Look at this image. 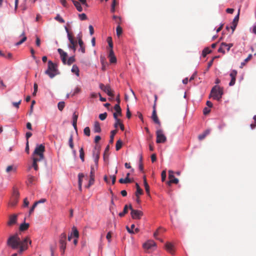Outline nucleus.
<instances>
[{"label":"nucleus","instance_id":"obj_1","mask_svg":"<svg viewBox=\"0 0 256 256\" xmlns=\"http://www.w3.org/2000/svg\"><path fill=\"white\" fill-rule=\"evenodd\" d=\"M28 243L31 244L32 241L29 238L26 237L21 240L18 234L10 236L7 241V244L13 249L19 248L18 252L22 253L28 249Z\"/></svg>","mask_w":256,"mask_h":256},{"label":"nucleus","instance_id":"obj_2","mask_svg":"<svg viewBox=\"0 0 256 256\" xmlns=\"http://www.w3.org/2000/svg\"><path fill=\"white\" fill-rule=\"evenodd\" d=\"M44 73L48 75L50 78H54L55 76L58 74L60 72L58 68V66L51 60H48V68Z\"/></svg>","mask_w":256,"mask_h":256},{"label":"nucleus","instance_id":"obj_3","mask_svg":"<svg viewBox=\"0 0 256 256\" xmlns=\"http://www.w3.org/2000/svg\"><path fill=\"white\" fill-rule=\"evenodd\" d=\"M222 94V88L219 86H215L212 89L209 98L212 97L214 99L220 100Z\"/></svg>","mask_w":256,"mask_h":256},{"label":"nucleus","instance_id":"obj_4","mask_svg":"<svg viewBox=\"0 0 256 256\" xmlns=\"http://www.w3.org/2000/svg\"><path fill=\"white\" fill-rule=\"evenodd\" d=\"M45 150L44 146L41 144L38 145L32 154L34 157H38V159L42 160L44 158V152Z\"/></svg>","mask_w":256,"mask_h":256},{"label":"nucleus","instance_id":"obj_5","mask_svg":"<svg viewBox=\"0 0 256 256\" xmlns=\"http://www.w3.org/2000/svg\"><path fill=\"white\" fill-rule=\"evenodd\" d=\"M66 235L65 232L62 233L60 236L59 243L60 248L62 254H64L66 248Z\"/></svg>","mask_w":256,"mask_h":256},{"label":"nucleus","instance_id":"obj_6","mask_svg":"<svg viewBox=\"0 0 256 256\" xmlns=\"http://www.w3.org/2000/svg\"><path fill=\"white\" fill-rule=\"evenodd\" d=\"M66 30L68 32V39L70 42V44L68 45V48L70 49L73 50L74 52H75L76 50V47L77 46V42L74 40L72 36L69 33L68 28L66 27Z\"/></svg>","mask_w":256,"mask_h":256},{"label":"nucleus","instance_id":"obj_7","mask_svg":"<svg viewBox=\"0 0 256 256\" xmlns=\"http://www.w3.org/2000/svg\"><path fill=\"white\" fill-rule=\"evenodd\" d=\"M129 208L131 210L130 214L133 219L139 220L143 216V212L142 211L134 210L131 204L129 206Z\"/></svg>","mask_w":256,"mask_h":256},{"label":"nucleus","instance_id":"obj_8","mask_svg":"<svg viewBox=\"0 0 256 256\" xmlns=\"http://www.w3.org/2000/svg\"><path fill=\"white\" fill-rule=\"evenodd\" d=\"M157 143H164L166 140V138L163 133L162 130H158L156 132Z\"/></svg>","mask_w":256,"mask_h":256},{"label":"nucleus","instance_id":"obj_9","mask_svg":"<svg viewBox=\"0 0 256 256\" xmlns=\"http://www.w3.org/2000/svg\"><path fill=\"white\" fill-rule=\"evenodd\" d=\"M156 243L152 240H148L143 244L144 248L148 252L150 250L156 247Z\"/></svg>","mask_w":256,"mask_h":256},{"label":"nucleus","instance_id":"obj_10","mask_svg":"<svg viewBox=\"0 0 256 256\" xmlns=\"http://www.w3.org/2000/svg\"><path fill=\"white\" fill-rule=\"evenodd\" d=\"M100 88L104 92L106 93L108 96L112 97H113L114 96L113 91L112 90L109 85L105 86L102 84H100Z\"/></svg>","mask_w":256,"mask_h":256},{"label":"nucleus","instance_id":"obj_11","mask_svg":"<svg viewBox=\"0 0 256 256\" xmlns=\"http://www.w3.org/2000/svg\"><path fill=\"white\" fill-rule=\"evenodd\" d=\"M233 46L232 44H227L225 42H222L220 44V46L218 50L219 52H222L223 54H225V50L226 49L228 52L231 47Z\"/></svg>","mask_w":256,"mask_h":256},{"label":"nucleus","instance_id":"obj_12","mask_svg":"<svg viewBox=\"0 0 256 256\" xmlns=\"http://www.w3.org/2000/svg\"><path fill=\"white\" fill-rule=\"evenodd\" d=\"M168 178L169 181L168 182V183L169 185H170V184L172 183L177 184L178 182V178H174V172L171 170L168 171Z\"/></svg>","mask_w":256,"mask_h":256},{"label":"nucleus","instance_id":"obj_13","mask_svg":"<svg viewBox=\"0 0 256 256\" xmlns=\"http://www.w3.org/2000/svg\"><path fill=\"white\" fill-rule=\"evenodd\" d=\"M152 118L154 123H156L158 124H159V125L160 124V122L158 120V118L157 116V114H156V104H154V106H153V110H152Z\"/></svg>","mask_w":256,"mask_h":256},{"label":"nucleus","instance_id":"obj_14","mask_svg":"<svg viewBox=\"0 0 256 256\" xmlns=\"http://www.w3.org/2000/svg\"><path fill=\"white\" fill-rule=\"evenodd\" d=\"M18 219V215L14 214L10 216L7 222V224L8 226H12L16 223Z\"/></svg>","mask_w":256,"mask_h":256},{"label":"nucleus","instance_id":"obj_15","mask_svg":"<svg viewBox=\"0 0 256 256\" xmlns=\"http://www.w3.org/2000/svg\"><path fill=\"white\" fill-rule=\"evenodd\" d=\"M237 75V71L236 70H232L230 74L231 78V80L229 83L230 86H232L235 84L236 76Z\"/></svg>","mask_w":256,"mask_h":256},{"label":"nucleus","instance_id":"obj_16","mask_svg":"<svg viewBox=\"0 0 256 256\" xmlns=\"http://www.w3.org/2000/svg\"><path fill=\"white\" fill-rule=\"evenodd\" d=\"M58 52L60 56L61 60L64 64H66V58L68 54L66 52H64L62 49L58 48Z\"/></svg>","mask_w":256,"mask_h":256},{"label":"nucleus","instance_id":"obj_17","mask_svg":"<svg viewBox=\"0 0 256 256\" xmlns=\"http://www.w3.org/2000/svg\"><path fill=\"white\" fill-rule=\"evenodd\" d=\"M93 158L94 159V165H96V168H98V160L100 158V152L98 150L95 149L93 152Z\"/></svg>","mask_w":256,"mask_h":256},{"label":"nucleus","instance_id":"obj_18","mask_svg":"<svg viewBox=\"0 0 256 256\" xmlns=\"http://www.w3.org/2000/svg\"><path fill=\"white\" fill-rule=\"evenodd\" d=\"M165 248L171 254H173L174 253V246L172 243L167 242L165 244Z\"/></svg>","mask_w":256,"mask_h":256},{"label":"nucleus","instance_id":"obj_19","mask_svg":"<svg viewBox=\"0 0 256 256\" xmlns=\"http://www.w3.org/2000/svg\"><path fill=\"white\" fill-rule=\"evenodd\" d=\"M108 58H110V63L112 64L116 63V58L114 54V52L112 49H110V50Z\"/></svg>","mask_w":256,"mask_h":256},{"label":"nucleus","instance_id":"obj_20","mask_svg":"<svg viewBox=\"0 0 256 256\" xmlns=\"http://www.w3.org/2000/svg\"><path fill=\"white\" fill-rule=\"evenodd\" d=\"M78 43L80 46L79 51H80L82 54L85 53L86 48L84 42L81 38H79L78 40Z\"/></svg>","mask_w":256,"mask_h":256},{"label":"nucleus","instance_id":"obj_21","mask_svg":"<svg viewBox=\"0 0 256 256\" xmlns=\"http://www.w3.org/2000/svg\"><path fill=\"white\" fill-rule=\"evenodd\" d=\"M72 2H73L74 4V6H76V10L78 12H80L82 11L83 9L81 6V4H82L80 2V1L79 2L78 1L73 0Z\"/></svg>","mask_w":256,"mask_h":256},{"label":"nucleus","instance_id":"obj_22","mask_svg":"<svg viewBox=\"0 0 256 256\" xmlns=\"http://www.w3.org/2000/svg\"><path fill=\"white\" fill-rule=\"evenodd\" d=\"M42 160L38 159V157L33 158L32 166L36 170H38V169L37 162L40 161Z\"/></svg>","mask_w":256,"mask_h":256},{"label":"nucleus","instance_id":"obj_23","mask_svg":"<svg viewBox=\"0 0 256 256\" xmlns=\"http://www.w3.org/2000/svg\"><path fill=\"white\" fill-rule=\"evenodd\" d=\"M113 116H114V118L116 120V122L114 124V126L116 128H117L118 127V126H119L120 125V124H122V122H120V119L118 118V114L116 113H114Z\"/></svg>","mask_w":256,"mask_h":256},{"label":"nucleus","instance_id":"obj_24","mask_svg":"<svg viewBox=\"0 0 256 256\" xmlns=\"http://www.w3.org/2000/svg\"><path fill=\"white\" fill-rule=\"evenodd\" d=\"M78 118V114H76V112H74L72 116V126L74 127V129L76 130V122Z\"/></svg>","mask_w":256,"mask_h":256},{"label":"nucleus","instance_id":"obj_25","mask_svg":"<svg viewBox=\"0 0 256 256\" xmlns=\"http://www.w3.org/2000/svg\"><path fill=\"white\" fill-rule=\"evenodd\" d=\"M94 132L99 133L101 132L100 124L98 122H94Z\"/></svg>","mask_w":256,"mask_h":256},{"label":"nucleus","instance_id":"obj_26","mask_svg":"<svg viewBox=\"0 0 256 256\" xmlns=\"http://www.w3.org/2000/svg\"><path fill=\"white\" fill-rule=\"evenodd\" d=\"M84 176L83 174L82 173H80L78 174V187H79V189L80 190H82V178H84Z\"/></svg>","mask_w":256,"mask_h":256},{"label":"nucleus","instance_id":"obj_27","mask_svg":"<svg viewBox=\"0 0 256 256\" xmlns=\"http://www.w3.org/2000/svg\"><path fill=\"white\" fill-rule=\"evenodd\" d=\"M114 109L116 111L115 113H116L118 116H122V109L119 104H116L114 106Z\"/></svg>","mask_w":256,"mask_h":256},{"label":"nucleus","instance_id":"obj_28","mask_svg":"<svg viewBox=\"0 0 256 256\" xmlns=\"http://www.w3.org/2000/svg\"><path fill=\"white\" fill-rule=\"evenodd\" d=\"M21 36H22V39L20 41L17 42L16 44V46H19V45L22 44L24 42H25L27 38H26V36H25V33L24 32H22Z\"/></svg>","mask_w":256,"mask_h":256},{"label":"nucleus","instance_id":"obj_29","mask_svg":"<svg viewBox=\"0 0 256 256\" xmlns=\"http://www.w3.org/2000/svg\"><path fill=\"white\" fill-rule=\"evenodd\" d=\"M21 36H22V39L20 41L17 42L16 44V46H19V45L22 44L24 42H25L27 38H26V36H25V33L24 32H22Z\"/></svg>","mask_w":256,"mask_h":256},{"label":"nucleus","instance_id":"obj_30","mask_svg":"<svg viewBox=\"0 0 256 256\" xmlns=\"http://www.w3.org/2000/svg\"><path fill=\"white\" fill-rule=\"evenodd\" d=\"M144 186L145 188L146 191L148 195L150 194V187L149 186L146 182V177L144 176Z\"/></svg>","mask_w":256,"mask_h":256},{"label":"nucleus","instance_id":"obj_31","mask_svg":"<svg viewBox=\"0 0 256 256\" xmlns=\"http://www.w3.org/2000/svg\"><path fill=\"white\" fill-rule=\"evenodd\" d=\"M29 227V224L28 223L24 222L20 224V230L21 231H24L26 230Z\"/></svg>","mask_w":256,"mask_h":256},{"label":"nucleus","instance_id":"obj_32","mask_svg":"<svg viewBox=\"0 0 256 256\" xmlns=\"http://www.w3.org/2000/svg\"><path fill=\"white\" fill-rule=\"evenodd\" d=\"M97 169L98 168H96V165L91 166L90 176H95V172Z\"/></svg>","mask_w":256,"mask_h":256},{"label":"nucleus","instance_id":"obj_33","mask_svg":"<svg viewBox=\"0 0 256 256\" xmlns=\"http://www.w3.org/2000/svg\"><path fill=\"white\" fill-rule=\"evenodd\" d=\"M122 142L121 140H118L116 144V150H119L122 147Z\"/></svg>","mask_w":256,"mask_h":256},{"label":"nucleus","instance_id":"obj_34","mask_svg":"<svg viewBox=\"0 0 256 256\" xmlns=\"http://www.w3.org/2000/svg\"><path fill=\"white\" fill-rule=\"evenodd\" d=\"M72 72L74 73L77 76H79V69L76 65H74L72 68Z\"/></svg>","mask_w":256,"mask_h":256},{"label":"nucleus","instance_id":"obj_35","mask_svg":"<svg viewBox=\"0 0 256 256\" xmlns=\"http://www.w3.org/2000/svg\"><path fill=\"white\" fill-rule=\"evenodd\" d=\"M240 9L238 10V13L237 15L234 17V19L233 20V21L232 22V24H234L236 25L238 24V20H239V16H240Z\"/></svg>","mask_w":256,"mask_h":256},{"label":"nucleus","instance_id":"obj_36","mask_svg":"<svg viewBox=\"0 0 256 256\" xmlns=\"http://www.w3.org/2000/svg\"><path fill=\"white\" fill-rule=\"evenodd\" d=\"M116 132H117V130H112L111 132H110L111 134H110V144L113 143L114 136L116 134Z\"/></svg>","mask_w":256,"mask_h":256},{"label":"nucleus","instance_id":"obj_37","mask_svg":"<svg viewBox=\"0 0 256 256\" xmlns=\"http://www.w3.org/2000/svg\"><path fill=\"white\" fill-rule=\"evenodd\" d=\"M128 212V206L126 205L124 207L123 212L119 213L118 215L120 217L124 216Z\"/></svg>","mask_w":256,"mask_h":256},{"label":"nucleus","instance_id":"obj_38","mask_svg":"<svg viewBox=\"0 0 256 256\" xmlns=\"http://www.w3.org/2000/svg\"><path fill=\"white\" fill-rule=\"evenodd\" d=\"M80 157L82 162L84 161V153L82 148L80 150Z\"/></svg>","mask_w":256,"mask_h":256},{"label":"nucleus","instance_id":"obj_39","mask_svg":"<svg viewBox=\"0 0 256 256\" xmlns=\"http://www.w3.org/2000/svg\"><path fill=\"white\" fill-rule=\"evenodd\" d=\"M132 181L128 178H126L124 179L120 178L119 180V182L121 184H127L130 183Z\"/></svg>","mask_w":256,"mask_h":256},{"label":"nucleus","instance_id":"obj_40","mask_svg":"<svg viewBox=\"0 0 256 256\" xmlns=\"http://www.w3.org/2000/svg\"><path fill=\"white\" fill-rule=\"evenodd\" d=\"M36 178L32 176L28 175V180L29 184H32L33 182L36 180Z\"/></svg>","mask_w":256,"mask_h":256},{"label":"nucleus","instance_id":"obj_41","mask_svg":"<svg viewBox=\"0 0 256 256\" xmlns=\"http://www.w3.org/2000/svg\"><path fill=\"white\" fill-rule=\"evenodd\" d=\"M54 20L58 21L60 23H64V20L60 16L59 14H57L56 16L54 18Z\"/></svg>","mask_w":256,"mask_h":256},{"label":"nucleus","instance_id":"obj_42","mask_svg":"<svg viewBox=\"0 0 256 256\" xmlns=\"http://www.w3.org/2000/svg\"><path fill=\"white\" fill-rule=\"evenodd\" d=\"M75 62V58L74 56H70L68 58V60H66V64L68 65L72 64L73 62Z\"/></svg>","mask_w":256,"mask_h":256},{"label":"nucleus","instance_id":"obj_43","mask_svg":"<svg viewBox=\"0 0 256 256\" xmlns=\"http://www.w3.org/2000/svg\"><path fill=\"white\" fill-rule=\"evenodd\" d=\"M12 171L15 172L16 171V168H14L12 166H8L6 169V172L9 173Z\"/></svg>","mask_w":256,"mask_h":256},{"label":"nucleus","instance_id":"obj_44","mask_svg":"<svg viewBox=\"0 0 256 256\" xmlns=\"http://www.w3.org/2000/svg\"><path fill=\"white\" fill-rule=\"evenodd\" d=\"M94 178L95 176H90V180L88 182V185L86 186V188H90L92 185L94 184Z\"/></svg>","mask_w":256,"mask_h":256},{"label":"nucleus","instance_id":"obj_45","mask_svg":"<svg viewBox=\"0 0 256 256\" xmlns=\"http://www.w3.org/2000/svg\"><path fill=\"white\" fill-rule=\"evenodd\" d=\"M73 234L72 235L76 238H78L79 236L78 232L76 228L74 226L72 228Z\"/></svg>","mask_w":256,"mask_h":256},{"label":"nucleus","instance_id":"obj_46","mask_svg":"<svg viewBox=\"0 0 256 256\" xmlns=\"http://www.w3.org/2000/svg\"><path fill=\"white\" fill-rule=\"evenodd\" d=\"M210 52L211 50L209 49V48H206L202 51V56L204 57H205L208 54H210Z\"/></svg>","mask_w":256,"mask_h":256},{"label":"nucleus","instance_id":"obj_47","mask_svg":"<svg viewBox=\"0 0 256 256\" xmlns=\"http://www.w3.org/2000/svg\"><path fill=\"white\" fill-rule=\"evenodd\" d=\"M64 106H65L64 102H59L58 104V110H60L62 111L64 109Z\"/></svg>","mask_w":256,"mask_h":256},{"label":"nucleus","instance_id":"obj_48","mask_svg":"<svg viewBox=\"0 0 256 256\" xmlns=\"http://www.w3.org/2000/svg\"><path fill=\"white\" fill-rule=\"evenodd\" d=\"M252 55L251 54H250L244 60V62H242L241 63V68H242L243 66L245 65V64L247 62H248L252 58Z\"/></svg>","mask_w":256,"mask_h":256},{"label":"nucleus","instance_id":"obj_49","mask_svg":"<svg viewBox=\"0 0 256 256\" xmlns=\"http://www.w3.org/2000/svg\"><path fill=\"white\" fill-rule=\"evenodd\" d=\"M116 32L117 36H120L122 34V28L120 26H118L116 27Z\"/></svg>","mask_w":256,"mask_h":256},{"label":"nucleus","instance_id":"obj_50","mask_svg":"<svg viewBox=\"0 0 256 256\" xmlns=\"http://www.w3.org/2000/svg\"><path fill=\"white\" fill-rule=\"evenodd\" d=\"M84 132L85 135H86L88 136H90V130L89 127H86L84 130Z\"/></svg>","mask_w":256,"mask_h":256},{"label":"nucleus","instance_id":"obj_51","mask_svg":"<svg viewBox=\"0 0 256 256\" xmlns=\"http://www.w3.org/2000/svg\"><path fill=\"white\" fill-rule=\"evenodd\" d=\"M68 143H69V146H70V148L72 149L74 148V144H73V137H72V136H70V138H69V140H68Z\"/></svg>","mask_w":256,"mask_h":256},{"label":"nucleus","instance_id":"obj_52","mask_svg":"<svg viewBox=\"0 0 256 256\" xmlns=\"http://www.w3.org/2000/svg\"><path fill=\"white\" fill-rule=\"evenodd\" d=\"M135 228V226L134 224H132L131 226H130V228H128V226H126V230H128V232L130 234H134V232L133 230L134 228Z\"/></svg>","mask_w":256,"mask_h":256},{"label":"nucleus","instance_id":"obj_53","mask_svg":"<svg viewBox=\"0 0 256 256\" xmlns=\"http://www.w3.org/2000/svg\"><path fill=\"white\" fill-rule=\"evenodd\" d=\"M107 42H108V46L110 49H112L113 47V44H112V38L111 37H108L107 38Z\"/></svg>","mask_w":256,"mask_h":256},{"label":"nucleus","instance_id":"obj_54","mask_svg":"<svg viewBox=\"0 0 256 256\" xmlns=\"http://www.w3.org/2000/svg\"><path fill=\"white\" fill-rule=\"evenodd\" d=\"M143 194V192L142 188H138V189H136V197H138V196H140V195H141Z\"/></svg>","mask_w":256,"mask_h":256},{"label":"nucleus","instance_id":"obj_55","mask_svg":"<svg viewBox=\"0 0 256 256\" xmlns=\"http://www.w3.org/2000/svg\"><path fill=\"white\" fill-rule=\"evenodd\" d=\"M106 116H107L106 112L101 114L99 115V118L102 120H104L106 118Z\"/></svg>","mask_w":256,"mask_h":256},{"label":"nucleus","instance_id":"obj_56","mask_svg":"<svg viewBox=\"0 0 256 256\" xmlns=\"http://www.w3.org/2000/svg\"><path fill=\"white\" fill-rule=\"evenodd\" d=\"M110 150V146L108 145L105 148V150L104 154V158L105 159L106 156H108V152Z\"/></svg>","mask_w":256,"mask_h":256},{"label":"nucleus","instance_id":"obj_57","mask_svg":"<svg viewBox=\"0 0 256 256\" xmlns=\"http://www.w3.org/2000/svg\"><path fill=\"white\" fill-rule=\"evenodd\" d=\"M78 16H79V18H80V20H86L87 18V16H86V14L84 13L79 14Z\"/></svg>","mask_w":256,"mask_h":256},{"label":"nucleus","instance_id":"obj_58","mask_svg":"<svg viewBox=\"0 0 256 256\" xmlns=\"http://www.w3.org/2000/svg\"><path fill=\"white\" fill-rule=\"evenodd\" d=\"M20 194L17 189L14 188L13 190V196L18 198Z\"/></svg>","mask_w":256,"mask_h":256},{"label":"nucleus","instance_id":"obj_59","mask_svg":"<svg viewBox=\"0 0 256 256\" xmlns=\"http://www.w3.org/2000/svg\"><path fill=\"white\" fill-rule=\"evenodd\" d=\"M80 90H81V89L80 87H76L74 90V93L72 94V96H74L76 95V94H78L79 92H80Z\"/></svg>","mask_w":256,"mask_h":256},{"label":"nucleus","instance_id":"obj_60","mask_svg":"<svg viewBox=\"0 0 256 256\" xmlns=\"http://www.w3.org/2000/svg\"><path fill=\"white\" fill-rule=\"evenodd\" d=\"M166 170H164L162 172V182L166 180Z\"/></svg>","mask_w":256,"mask_h":256},{"label":"nucleus","instance_id":"obj_61","mask_svg":"<svg viewBox=\"0 0 256 256\" xmlns=\"http://www.w3.org/2000/svg\"><path fill=\"white\" fill-rule=\"evenodd\" d=\"M37 205H38L37 203H36V202L34 203V204H33V206H32V207L30 208V212H29L30 214H31L33 212L36 206Z\"/></svg>","mask_w":256,"mask_h":256},{"label":"nucleus","instance_id":"obj_62","mask_svg":"<svg viewBox=\"0 0 256 256\" xmlns=\"http://www.w3.org/2000/svg\"><path fill=\"white\" fill-rule=\"evenodd\" d=\"M160 234V228H158L154 234V236L155 238H157V236L158 234Z\"/></svg>","mask_w":256,"mask_h":256},{"label":"nucleus","instance_id":"obj_63","mask_svg":"<svg viewBox=\"0 0 256 256\" xmlns=\"http://www.w3.org/2000/svg\"><path fill=\"white\" fill-rule=\"evenodd\" d=\"M22 100H20L18 102H12V105L16 108H19V105L21 103Z\"/></svg>","mask_w":256,"mask_h":256},{"label":"nucleus","instance_id":"obj_64","mask_svg":"<svg viewBox=\"0 0 256 256\" xmlns=\"http://www.w3.org/2000/svg\"><path fill=\"white\" fill-rule=\"evenodd\" d=\"M151 160H152V162H155L156 161V154H153L151 156Z\"/></svg>","mask_w":256,"mask_h":256}]
</instances>
